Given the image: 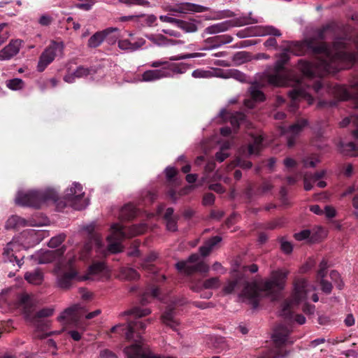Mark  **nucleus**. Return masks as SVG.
Here are the masks:
<instances>
[{"instance_id":"a19ab883","label":"nucleus","mask_w":358,"mask_h":358,"mask_svg":"<svg viewBox=\"0 0 358 358\" xmlns=\"http://www.w3.org/2000/svg\"><path fill=\"white\" fill-rule=\"evenodd\" d=\"M230 145L229 142H224L222 144L220 152H217L215 156L218 162H222L229 157V153L227 150L229 148Z\"/></svg>"},{"instance_id":"0e129e2a","label":"nucleus","mask_w":358,"mask_h":358,"mask_svg":"<svg viewBox=\"0 0 358 358\" xmlns=\"http://www.w3.org/2000/svg\"><path fill=\"white\" fill-rule=\"evenodd\" d=\"M239 166L243 169H250L252 166V163L249 161H245L241 159V156L238 157L236 161L234 166Z\"/></svg>"},{"instance_id":"bb28decb","label":"nucleus","mask_w":358,"mask_h":358,"mask_svg":"<svg viewBox=\"0 0 358 358\" xmlns=\"http://www.w3.org/2000/svg\"><path fill=\"white\" fill-rule=\"evenodd\" d=\"M92 72V69L85 68L83 66H79L77 69L72 73H69L64 76V80L65 82L69 83H72L75 81L76 78H85L91 75Z\"/></svg>"},{"instance_id":"4be33fe9","label":"nucleus","mask_w":358,"mask_h":358,"mask_svg":"<svg viewBox=\"0 0 358 358\" xmlns=\"http://www.w3.org/2000/svg\"><path fill=\"white\" fill-rule=\"evenodd\" d=\"M307 124L308 122L306 120H301L289 127V129L285 133L287 138V143L289 147L294 145L293 138L299 135Z\"/></svg>"},{"instance_id":"f8f14e48","label":"nucleus","mask_w":358,"mask_h":358,"mask_svg":"<svg viewBox=\"0 0 358 358\" xmlns=\"http://www.w3.org/2000/svg\"><path fill=\"white\" fill-rule=\"evenodd\" d=\"M176 266L178 271L185 274H191L195 271L206 273L209 271V266L200 261L196 254L191 255L186 261L178 262Z\"/></svg>"},{"instance_id":"7c9ffc66","label":"nucleus","mask_w":358,"mask_h":358,"mask_svg":"<svg viewBox=\"0 0 358 358\" xmlns=\"http://www.w3.org/2000/svg\"><path fill=\"white\" fill-rule=\"evenodd\" d=\"M148 38L157 45H176L182 43L181 41H172L167 39L162 34L150 35Z\"/></svg>"},{"instance_id":"393cba45","label":"nucleus","mask_w":358,"mask_h":358,"mask_svg":"<svg viewBox=\"0 0 358 358\" xmlns=\"http://www.w3.org/2000/svg\"><path fill=\"white\" fill-rule=\"evenodd\" d=\"M162 321L166 326L170 327L173 330L177 329L179 322L176 318L173 308L169 306L162 315Z\"/></svg>"},{"instance_id":"9d476101","label":"nucleus","mask_w":358,"mask_h":358,"mask_svg":"<svg viewBox=\"0 0 358 358\" xmlns=\"http://www.w3.org/2000/svg\"><path fill=\"white\" fill-rule=\"evenodd\" d=\"M64 44L63 41H52L40 56L37 65L38 71L42 72L57 57L63 55Z\"/></svg>"},{"instance_id":"ddd939ff","label":"nucleus","mask_w":358,"mask_h":358,"mask_svg":"<svg viewBox=\"0 0 358 358\" xmlns=\"http://www.w3.org/2000/svg\"><path fill=\"white\" fill-rule=\"evenodd\" d=\"M48 236V233L43 230L27 229L17 237L24 249L31 248L39 243Z\"/></svg>"},{"instance_id":"72a5a7b5","label":"nucleus","mask_w":358,"mask_h":358,"mask_svg":"<svg viewBox=\"0 0 358 358\" xmlns=\"http://www.w3.org/2000/svg\"><path fill=\"white\" fill-rule=\"evenodd\" d=\"M220 285V282L217 278H211L210 279L206 280L203 282H199L196 287L193 289L198 292L202 288L204 289H216L218 288Z\"/></svg>"},{"instance_id":"a211bd4d","label":"nucleus","mask_w":358,"mask_h":358,"mask_svg":"<svg viewBox=\"0 0 358 358\" xmlns=\"http://www.w3.org/2000/svg\"><path fill=\"white\" fill-rule=\"evenodd\" d=\"M289 96L292 100L291 107H295L297 102L301 100H306L308 104H312L313 102V99L310 92L301 87H298L289 92Z\"/></svg>"},{"instance_id":"774afa93","label":"nucleus","mask_w":358,"mask_h":358,"mask_svg":"<svg viewBox=\"0 0 358 358\" xmlns=\"http://www.w3.org/2000/svg\"><path fill=\"white\" fill-rule=\"evenodd\" d=\"M99 358H117V357L112 352L104 350L101 351Z\"/></svg>"},{"instance_id":"0eeeda50","label":"nucleus","mask_w":358,"mask_h":358,"mask_svg":"<svg viewBox=\"0 0 358 358\" xmlns=\"http://www.w3.org/2000/svg\"><path fill=\"white\" fill-rule=\"evenodd\" d=\"M76 259L74 252H69L61 260L58 266L55 269L57 275V283L61 288H68L74 278L80 277L77 276V272L72 268V264Z\"/></svg>"},{"instance_id":"b1692460","label":"nucleus","mask_w":358,"mask_h":358,"mask_svg":"<svg viewBox=\"0 0 358 358\" xmlns=\"http://www.w3.org/2000/svg\"><path fill=\"white\" fill-rule=\"evenodd\" d=\"M250 94L252 99V100H245L244 104L245 106L250 108L254 107L253 101L260 102L265 99V96L262 92L259 90V86L257 84H253L250 88Z\"/></svg>"},{"instance_id":"5701e85b","label":"nucleus","mask_w":358,"mask_h":358,"mask_svg":"<svg viewBox=\"0 0 358 358\" xmlns=\"http://www.w3.org/2000/svg\"><path fill=\"white\" fill-rule=\"evenodd\" d=\"M17 306L24 310V314L27 317H29L32 308L36 304V300L32 295H29L27 293H23L18 296Z\"/></svg>"},{"instance_id":"e2e57ef3","label":"nucleus","mask_w":358,"mask_h":358,"mask_svg":"<svg viewBox=\"0 0 358 358\" xmlns=\"http://www.w3.org/2000/svg\"><path fill=\"white\" fill-rule=\"evenodd\" d=\"M259 21L257 19L252 18L251 17H244L241 18L239 22L236 23V25L238 26H243L246 24H253V23H257Z\"/></svg>"},{"instance_id":"9b49d317","label":"nucleus","mask_w":358,"mask_h":358,"mask_svg":"<svg viewBox=\"0 0 358 358\" xmlns=\"http://www.w3.org/2000/svg\"><path fill=\"white\" fill-rule=\"evenodd\" d=\"M65 199L76 210H82L88 204V200L85 198L83 187L78 182H73L65 191Z\"/></svg>"},{"instance_id":"13d9d810","label":"nucleus","mask_w":358,"mask_h":358,"mask_svg":"<svg viewBox=\"0 0 358 358\" xmlns=\"http://www.w3.org/2000/svg\"><path fill=\"white\" fill-rule=\"evenodd\" d=\"M294 237L297 241H303L307 238H309L310 241V231L308 229L303 230L299 233L295 234Z\"/></svg>"},{"instance_id":"4d7b16f0","label":"nucleus","mask_w":358,"mask_h":358,"mask_svg":"<svg viewBox=\"0 0 358 358\" xmlns=\"http://www.w3.org/2000/svg\"><path fill=\"white\" fill-rule=\"evenodd\" d=\"M319 162V159L315 156L307 157L303 161L305 167H314Z\"/></svg>"},{"instance_id":"6e6552de","label":"nucleus","mask_w":358,"mask_h":358,"mask_svg":"<svg viewBox=\"0 0 358 358\" xmlns=\"http://www.w3.org/2000/svg\"><path fill=\"white\" fill-rule=\"evenodd\" d=\"M288 60L289 56L287 51L280 55V58L275 63L273 71L267 72L266 74L268 84L278 87L291 85L292 80L289 78L292 76V73L284 69V65Z\"/></svg>"},{"instance_id":"a18cd8bd","label":"nucleus","mask_w":358,"mask_h":358,"mask_svg":"<svg viewBox=\"0 0 358 358\" xmlns=\"http://www.w3.org/2000/svg\"><path fill=\"white\" fill-rule=\"evenodd\" d=\"M230 69L223 70L217 68H211L212 78L217 77L224 79L229 78Z\"/></svg>"},{"instance_id":"7ed1b4c3","label":"nucleus","mask_w":358,"mask_h":358,"mask_svg":"<svg viewBox=\"0 0 358 358\" xmlns=\"http://www.w3.org/2000/svg\"><path fill=\"white\" fill-rule=\"evenodd\" d=\"M315 286L310 285L305 279L297 280L294 285V291L291 298L283 304L281 314L289 321L294 320L299 324L306 322V318L301 315H296L294 317L292 310L297 306H301L302 310L309 314L314 313L315 306L308 305L307 301L310 298L314 302L318 301L319 299L315 293Z\"/></svg>"},{"instance_id":"de8ad7c7","label":"nucleus","mask_w":358,"mask_h":358,"mask_svg":"<svg viewBox=\"0 0 358 358\" xmlns=\"http://www.w3.org/2000/svg\"><path fill=\"white\" fill-rule=\"evenodd\" d=\"M66 239V235L64 234H59L54 237H52L49 243L48 246L50 248H57L60 244H62L64 240Z\"/></svg>"},{"instance_id":"58836bf2","label":"nucleus","mask_w":358,"mask_h":358,"mask_svg":"<svg viewBox=\"0 0 358 358\" xmlns=\"http://www.w3.org/2000/svg\"><path fill=\"white\" fill-rule=\"evenodd\" d=\"M151 310L149 308H136L130 311L124 312L122 316H129L130 317H142L149 315Z\"/></svg>"},{"instance_id":"a878e982","label":"nucleus","mask_w":358,"mask_h":358,"mask_svg":"<svg viewBox=\"0 0 358 358\" xmlns=\"http://www.w3.org/2000/svg\"><path fill=\"white\" fill-rule=\"evenodd\" d=\"M145 43V41L143 38H138L134 43H131L128 39H122L118 41V47L121 50L133 52L141 48Z\"/></svg>"},{"instance_id":"1a4fd4ad","label":"nucleus","mask_w":358,"mask_h":358,"mask_svg":"<svg viewBox=\"0 0 358 358\" xmlns=\"http://www.w3.org/2000/svg\"><path fill=\"white\" fill-rule=\"evenodd\" d=\"M81 318V313L79 310L78 306H74L64 310L61 315L58 317V320L64 324H75L81 331L71 330L69 331V334L76 341L80 340L81 335L84 331L83 326L80 323V319Z\"/></svg>"},{"instance_id":"f257e3e1","label":"nucleus","mask_w":358,"mask_h":358,"mask_svg":"<svg viewBox=\"0 0 358 358\" xmlns=\"http://www.w3.org/2000/svg\"><path fill=\"white\" fill-rule=\"evenodd\" d=\"M289 50L294 55H302L306 50H311L318 55L314 66L306 61L301 60L299 62V69L307 78L315 76L321 77L327 73L349 68L358 59L357 55L346 52L341 41L336 42L333 48H330L324 43L315 44L313 41L306 39L295 43L289 47Z\"/></svg>"},{"instance_id":"e433bc0d","label":"nucleus","mask_w":358,"mask_h":358,"mask_svg":"<svg viewBox=\"0 0 358 358\" xmlns=\"http://www.w3.org/2000/svg\"><path fill=\"white\" fill-rule=\"evenodd\" d=\"M119 277L123 280H134L139 278V274L132 268H122L120 270Z\"/></svg>"},{"instance_id":"dca6fc26","label":"nucleus","mask_w":358,"mask_h":358,"mask_svg":"<svg viewBox=\"0 0 358 358\" xmlns=\"http://www.w3.org/2000/svg\"><path fill=\"white\" fill-rule=\"evenodd\" d=\"M64 253V249L59 250H39L31 255V258L38 264H48L57 257H60Z\"/></svg>"},{"instance_id":"09e8293b","label":"nucleus","mask_w":358,"mask_h":358,"mask_svg":"<svg viewBox=\"0 0 358 358\" xmlns=\"http://www.w3.org/2000/svg\"><path fill=\"white\" fill-rule=\"evenodd\" d=\"M177 27L185 30L186 32H194L197 30L196 26L194 24L182 20L177 22Z\"/></svg>"},{"instance_id":"c9c22d12","label":"nucleus","mask_w":358,"mask_h":358,"mask_svg":"<svg viewBox=\"0 0 358 358\" xmlns=\"http://www.w3.org/2000/svg\"><path fill=\"white\" fill-rule=\"evenodd\" d=\"M262 148V138L260 136H254L253 142L248 147L247 155H257Z\"/></svg>"},{"instance_id":"49530a36","label":"nucleus","mask_w":358,"mask_h":358,"mask_svg":"<svg viewBox=\"0 0 358 358\" xmlns=\"http://www.w3.org/2000/svg\"><path fill=\"white\" fill-rule=\"evenodd\" d=\"M6 86L12 90H18L24 87L23 81L20 78H15L6 82Z\"/></svg>"},{"instance_id":"338daca9","label":"nucleus","mask_w":358,"mask_h":358,"mask_svg":"<svg viewBox=\"0 0 358 358\" xmlns=\"http://www.w3.org/2000/svg\"><path fill=\"white\" fill-rule=\"evenodd\" d=\"M323 213H324L325 216L328 218H332L335 217L336 213L335 208L329 206H327L325 207L324 211H323Z\"/></svg>"},{"instance_id":"423d86ee","label":"nucleus","mask_w":358,"mask_h":358,"mask_svg":"<svg viewBox=\"0 0 358 358\" xmlns=\"http://www.w3.org/2000/svg\"><path fill=\"white\" fill-rule=\"evenodd\" d=\"M57 193L53 189L45 191H19L15 198V203L23 206L41 208L48 201H55Z\"/></svg>"},{"instance_id":"473e14b6","label":"nucleus","mask_w":358,"mask_h":358,"mask_svg":"<svg viewBox=\"0 0 358 358\" xmlns=\"http://www.w3.org/2000/svg\"><path fill=\"white\" fill-rule=\"evenodd\" d=\"M310 231L311 242L320 241L327 236V231L320 226H316Z\"/></svg>"},{"instance_id":"c85d7f7f","label":"nucleus","mask_w":358,"mask_h":358,"mask_svg":"<svg viewBox=\"0 0 358 358\" xmlns=\"http://www.w3.org/2000/svg\"><path fill=\"white\" fill-rule=\"evenodd\" d=\"M233 26L234 24L231 21L227 20L206 27L205 32L208 34H215L225 31Z\"/></svg>"},{"instance_id":"5fc2aeb1","label":"nucleus","mask_w":358,"mask_h":358,"mask_svg":"<svg viewBox=\"0 0 358 358\" xmlns=\"http://www.w3.org/2000/svg\"><path fill=\"white\" fill-rule=\"evenodd\" d=\"M234 78L240 82H245L246 81V77L245 76L236 69H230L229 73V78Z\"/></svg>"},{"instance_id":"052dcab7","label":"nucleus","mask_w":358,"mask_h":358,"mask_svg":"<svg viewBox=\"0 0 358 358\" xmlns=\"http://www.w3.org/2000/svg\"><path fill=\"white\" fill-rule=\"evenodd\" d=\"M327 267V262L323 259L320 264V269L317 273V278H323L325 276Z\"/></svg>"},{"instance_id":"603ef678","label":"nucleus","mask_w":358,"mask_h":358,"mask_svg":"<svg viewBox=\"0 0 358 358\" xmlns=\"http://www.w3.org/2000/svg\"><path fill=\"white\" fill-rule=\"evenodd\" d=\"M12 289H8L2 291L0 294V306L3 303H8L10 302V298L12 296Z\"/></svg>"},{"instance_id":"cd10ccee","label":"nucleus","mask_w":358,"mask_h":358,"mask_svg":"<svg viewBox=\"0 0 358 358\" xmlns=\"http://www.w3.org/2000/svg\"><path fill=\"white\" fill-rule=\"evenodd\" d=\"M24 279L34 285H40L44 280L43 273L41 270L37 268L32 271H28L24 274Z\"/></svg>"},{"instance_id":"f704fd0d","label":"nucleus","mask_w":358,"mask_h":358,"mask_svg":"<svg viewBox=\"0 0 358 358\" xmlns=\"http://www.w3.org/2000/svg\"><path fill=\"white\" fill-rule=\"evenodd\" d=\"M220 241L221 238L220 236H214L210 238L203 246L200 248V252L201 255H208L213 249V248Z\"/></svg>"},{"instance_id":"6ab92c4d","label":"nucleus","mask_w":358,"mask_h":358,"mask_svg":"<svg viewBox=\"0 0 358 358\" xmlns=\"http://www.w3.org/2000/svg\"><path fill=\"white\" fill-rule=\"evenodd\" d=\"M23 248L20 245L17 238H14L10 242H9L3 249V255L5 260L9 262H13L17 259V257L15 254L20 251Z\"/></svg>"},{"instance_id":"412c9836","label":"nucleus","mask_w":358,"mask_h":358,"mask_svg":"<svg viewBox=\"0 0 358 358\" xmlns=\"http://www.w3.org/2000/svg\"><path fill=\"white\" fill-rule=\"evenodd\" d=\"M116 31H118V29L114 27H109L103 31H97L89 38L87 45L90 48H96L102 43L107 36Z\"/></svg>"},{"instance_id":"c03bdc74","label":"nucleus","mask_w":358,"mask_h":358,"mask_svg":"<svg viewBox=\"0 0 358 358\" xmlns=\"http://www.w3.org/2000/svg\"><path fill=\"white\" fill-rule=\"evenodd\" d=\"M157 259V255L150 253L141 264V267L145 270H152V262Z\"/></svg>"},{"instance_id":"4c0bfd02","label":"nucleus","mask_w":358,"mask_h":358,"mask_svg":"<svg viewBox=\"0 0 358 358\" xmlns=\"http://www.w3.org/2000/svg\"><path fill=\"white\" fill-rule=\"evenodd\" d=\"M256 34L258 36L273 35L275 36H280L281 32L279 29L273 26H265L258 27Z\"/></svg>"},{"instance_id":"8fccbe9b","label":"nucleus","mask_w":358,"mask_h":358,"mask_svg":"<svg viewBox=\"0 0 358 358\" xmlns=\"http://www.w3.org/2000/svg\"><path fill=\"white\" fill-rule=\"evenodd\" d=\"M244 119V115L241 113H236L231 115L230 122L234 128H237L240 122Z\"/></svg>"},{"instance_id":"20e7f679","label":"nucleus","mask_w":358,"mask_h":358,"mask_svg":"<svg viewBox=\"0 0 358 358\" xmlns=\"http://www.w3.org/2000/svg\"><path fill=\"white\" fill-rule=\"evenodd\" d=\"M288 274L289 271L285 268L273 271L267 280L259 283H248L241 297L248 301L254 308L257 306L261 296H268L271 300H275L278 292L284 288Z\"/></svg>"},{"instance_id":"6e6d98bb","label":"nucleus","mask_w":358,"mask_h":358,"mask_svg":"<svg viewBox=\"0 0 358 358\" xmlns=\"http://www.w3.org/2000/svg\"><path fill=\"white\" fill-rule=\"evenodd\" d=\"M350 122H352L354 125L358 127V116L352 115L350 118L345 117L341 122L340 126L341 127H345L348 126Z\"/></svg>"},{"instance_id":"864d4df0","label":"nucleus","mask_w":358,"mask_h":358,"mask_svg":"<svg viewBox=\"0 0 358 358\" xmlns=\"http://www.w3.org/2000/svg\"><path fill=\"white\" fill-rule=\"evenodd\" d=\"M142 19V22L147 26H152L157 20V17L154 15H145L144 14L138 15V20Z\"/></svg>"},{"instance_id":"c756f323","label":"nucleus","mask_w":358,"mask_h":358,"mask_svg":"<svg viewBox=\"0 0 358 358\" xmlns=\"http://www.w3.org/2000/svg\"><path fill=\"white\" fill-rule=\"evenodd\" d=\"M28 225L34 224L31 222L27 221L25 219L17 215H13L10 217L6 223V227L7 229H14Z\"/></svg>"},{"instance_id":"3c124183","label":"nucleus","mask_w":358,"mask_h":358,"mask_svg":"<svg viewBox=\"0 0 358 358\" xmlns=\"http://www.w3.org/2000/svg\"><path fill=\"white\" fill-rule=\"evenodd\" d=\"M9 31L6 23L0 24V41L1 43H4L9 38Z\"/></svg>"},{"instance_id":"ea45409f","label":"nucleus","mask_w":358,"mask_h":358,"mask_svg":"<svg viewBox=\"0 0 358 358\" xmlns=\"http://www.w3.org/2000/svg\"><path fill=\"white\" fill-rule=\"evenodd\" d=\"M324 173H325L324 171L318 172V173H315L314 176H313L310 180L308 178V176H306L304 177V188H305V189L307 191L310 190L312 189L313 185L310 183V180L313 181V182H315L320 178H322L323 176L324 175Z\"/></svg>"},{"instance_id":"680f3d73","label":"nucleus","mask_w":358,"mask_h":358,"mask_svg":"<svg viewBox=\"0 0 358 358\" xmlns=\"http://www.w3.org/2000/svg\"><path fill=\"white\" fill-rule=\"evenodd\" d=\"M122 2L129 5L150 6V3L148 0H122Z\"/></svg>"},{"instance_id":"aec40b11","label":"nucleus","mask_w":358,"mask_h":358,"mask_svg":"<svg viewBox=\"0 0 358 358\" xmlns=\"http://www.w3.org/2000/svg\"><path fill=\"white\" fill-rule=\"evenodd\" d=\"M291 332V327L285 326V325H280L278 326L274 331V333L273 334V342L278 345H280L282 344H285L287 343H293L292 341H289V338L288 337L289 333Z\"/></svg>"},{"instance_id":"39448f33","label":"nucleus","mask_w":358,"mask_h":358,"mask_svg":"<svg viewBox=\"0 0 358 358\" xmlns=\"http://www.w3.org/2000/svg\"><path fill=\"white\" fill-rule=\"evenodd\" d=\"M150 66L153 68L162 67L145 71L139 81L153 82L164 78L173 77L176 74L184 73L189 69V65L185 63L173 64L162 60L152 62Z\"/></svg>"},{"instance_id":"2eb2a0df","label":"nucleus","mask_w":358,"mask_h":358,"mask_svg":"<svg viewBox=\"0 0 358 358\" xmlns=\"http://www.w3.org/2000/svg\"><path fill=\"white\" fill-rule=\"evenodd\" d=\"M110 278L108 268L103 262H98L93 263L87 271L85 275L79 278L80 280H105Z\"/></svg>"},{"instance_id":"69168bd1","label":"nucleus","mask_w":358,"mask_h":358,"mask_svg":"<svg viewBox=\"0 0 358 358\" xmlns=\"http://www.w3.org/2000/svg\"><path fill=\"white\" fill-rule=\"evenodd\" d=\"M319 279L320 280V285L322 286V291L327 294L330 293L332 289L331 284L324 280L323 278Z\"/></svg>"},{"instance_id":"bf43d9fd","label":"nucleus","mask_w":358,"mask_h":358,"mask_svg":"<svg viewBox=\"0 0 358 358\" xmlns=\"http://www.w3.org/2000/svg\"><path fill=\"white\" fill-rule=\"evenodd\" d=\"M280 245L282 250L285 253L289 254L292 251L293 247L292 243L284 238L281 239Z\"/></svg>"},{"instance_id":"79ce46f5","label":"nucleus","mask_w":358,"mask_h":358,"mask_svg":"<svg viewBox=\"0 0 358 358\" xmlns=\"http://www.w3.org/2000/svg\"><path fill=\"white\" fill-rule=\"evenodd\" d=\"M342 151L349 155H357L358 147L354 143H348L342 146Z\"/></svg>"},{"instance_id":"f03ea898","label":"nucleus","mask_w":358,"mask_h":358,"mask_svg":"<svg viewBox=\"0 0 358 358\" xmlns=\"http://www.w3.org/2000/svg\"><path fill=\"white\" fill-rule=\"evenodd\" d=\"M144 224L134 225L127 231L119 224H113L110 227V234L107 237L108 246L102 243L100 236L95 231L94 222L85 225L83 230L88 235V241L79 252V259L86 260L89 258L104 256L107 252L116 253L122 251V241L127 237L140 235L146 231Z\"/></svg>"},{"instance_id":"2f4dec72","label":"nucleus","mask_w":358,"mask_h":358,"mask_svg":"<svg viewBox=\"0 0 358 358\" xmlns=\"http://www.w3.org/2000/svg\"><path fill=\"white\" fill-rule=\"evenodd\" d=\"M328 92L341 100H347L350 96V93L348 89L343 85H335L329 88Z\"/></svg>"},{"instance_id":"37998d69","label":"nucleus","mask_w":358,"mask_h":358,"mask_svg":"<svg viewBox=\"0 0 358 358\" xmlns=\"http://www.w3.org/2000/svg\"><path fill=\"white\" fill-rule=\"evenodd\" d=\"M192 77L195 78H212L211 68L208 70L198 69L192 73Z\"/></svg>"},{"instance_id":"4468645a","label":"nucleus","mask_w":358,"mask_h":358,"mask_svg":"<svg viewBox=\"0 0 358 358\" xmlns=\"http://www.w3.org/2000/svg\"><path fill=\"white\" fill-rule=\"evenodd\" d=\"M53 313L54 309L52 308H45L37 312L33 320L34 325L36 328V336L43 338L52 334L51 332H48V321L43 320L42 318L50 317Z\"/></svg>"},{"instance_id":"f3484780","label":"nucleus","mask_w":358,"mask_h":358,"mask_svg":"<svg viewBox=\"0 0 358 358\" xmlns=\"http://www.w3.org/2000/svg\"><path fill=\"white\" fill-rule=\"evenodd\" d=\"M22 45L20 40H12L10 43L0 50V61L11 59L20 52Z\"/></svg>"}]
</instances>
